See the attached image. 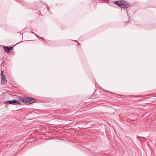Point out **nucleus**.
Returning a JSON list of instances; mask_svg holds the SVG:
<instances>
[{"label": "nucleus", "mask_w": 156, "mask_h": 156, "mask_svg": "<svg viewBox=\"0 0 156 156\" xmlns=\"http://www.w3.org/2000/svg\"><path fill=\"white\" fill-rule=\"evenodd\" d=\"M114 3L119 6V7L123 8H126L129 7V4L127 2L124 1L119 0L115 1Z\"/></svg>", "instance_id": "1"}, {"label": "nucleus", "mask_w": 156, "mask_h": 156, "mask_svg": "<svg viewBox=\"0 0 156 156\" xmlns=\"http://www.w3.org/2000/svg\"><path fill=\"white\" fill-rule=\"evenodd\" d=\"M5 103L8 104H12L15 105H21V102L17 100L13 99L10 101H7L5 102Z\"/></svg>", "instance_id": "2"}, {"label": "nucleus", "mask_w": 156, "mask_h": 156, "mask_svg": "<svg viewBox=\"0 0 156 156\" xmlns=\"http://www.w3.org/2000/svg\"><path fill=\"white\" fill-rule=\"evenodd\" d=\"M36 101V100L30 97H27L26 98L25 104H31Z\"/></svg>", "instance_id": "3"}, {"label": "nucleus", "mask_w": 156, "mask_h": 156, "mask_svg": "<svg viewBox=\"0 0 156 156\" xmlns=\"http://www.w3.org/2000/svg\"><path fill=\"white\" fill-rule=\"evenodd\" d=\"M3 71H2L1 72L2 77L1 83L2 84L6 83L7 82V80L6 79L5 75L3 74Z\"/></svg>", "instance_id": "4"}, {"label": "nucleus", "mask_w": 156, "mask_h": 156, "mask_svg": "<svg viewBox=\"0 0 156 156\" xmlns=\"http://www.w3.org/2000/svg\"><path fill=\"white\" fill-rule=\"evenodd\" d=\"M3 48L5 52H9V47L8 46H3Z\"/></svg>", "instance_id": "5"}, {"label": "nucleus", "mask_w": 156, "mask_h": 156, "mask_svg": "<svg viewBox=\"0 0 156 156\" xmlns=\"http://www.w3.org/2000/svg\"><path fill=\"white\" fill-rule=\"evenodd\" d=\"M18 99L22 101L25 103L26 99L25 98L23 97H20L18 98Z\"/></svg>", "instance_id": "6"}, {"label": "nucleus", "mask_w": 156, "mask_h": 156, "mask_svg": "<svg viewBox=\"0 0 156 156\" xmlns=\"http://www.w3.org/2000/svg\"><path fill=\"white\" fill-rule=\"evenodd\" d=\"M12 47H9V51L10 50H11L12 49Z\"/></svg>", "instance_id": "7"}]
</instances>
